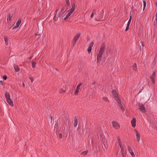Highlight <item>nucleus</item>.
I'll return each instance as SVG.
<instances>
[{"instance_id":"obj_1","label":"nucleus","mask_w":157,"mask_h":157,"mask_svg":"<svg viewBox=\"0 0 157 157\" xmlns=\"http://www.w3.org/2000/svg\"><path fill=\"white\" fill-rule=\"evenodd\" d=\"M105 48L104 46H102L100 49L99 53L97 57V62H98L101 60L102 55L104 52Z\"/></svg>"},{"instance_id":"obj_2","label":"nucleus","mask_w":157,"mask_h":157,"mask_svg":"<svg viewBox=\"0 0 157 157\" xmlns=\"http://www.w3.org/2000/svg\"><path fill=\"white\" fill-rule=\"evenodd\" d=\"M75 5L74 4H73L72 6V7L70 10V11L69 12V13L64 18V20L67 19L72 14V13L75 10Z\"/></svg>"},{"instance_id":"obj_3","label":"nucleus","mask_w":157,"mask_h":157,"mask_svg":"<svg viewBox=\"0 0 157 157\" xmlns=\"http://www.w3.org/2000/svg\"><path fill=\"white\" fill-rule=\"evenodd\" d=\"M112 93L113 94V96H114V97L115 98L116 100V101H117V102L118 103H119L120 102H121V101L118 98V97L117 95V94L116 93V92L115 91V90H113L112 91Z\"/></svg>"},{"instance_id":"obj_4","label":"nucleus","mask_w":157,"mask_h":157,"mask_svg":"<svg viewBox=\"0 0 157 157\" xmlns=\"http://www.w3.org/2000/svg\"><path fill=\"white\" fill-rule=\"evenodd\" d=\"M112 124L113 127L116 129L120 127L119 125L117 123L114 121L112 122Z\"/></svg>"},{"instance_id":"obj_5","label":"nucleus","mask_w":157,"mask_h":157,"mask_svg":"<svg viewBox=\"0 0 157 157\" xmlns=\"http://www.w3.org/2000/svg\"><path fill=\"white\" fill-rule=\"evenodd\" d=\"M139 109L143 113L145 112V109L144 107L142 104L139 105Z\"/></svg>"},{"instance_id":"obj_6","label":"nucleus","mask_w":157,"mask_h":157,"mask_svg":"<svg viewBox=\"0 0 157 157\" xmlns=\"http://www.w3.org/2000/svg\"><path fill=\"white\" fill-rule=\"evenodd\" d=\"M135 132L136 134L137 140L138 141H139L140 140V133L136 130H135Z\"/></svg>"},{"instance_id":"obj_7","label":"nucleus","mask_w":157,"mask_h":157,"mask_svg":"<svg viewBox=\"0 0 157 157\" xmlns=\"http://www.w3.org/2000/svg\"><path fill=\"white\" fill-rule=\"evenodd\" d=\"M94 44V42H91L89 45L88 49V52L89 53H90L91 51L92 48Z\"/></svg>"},{"instance_id":"obj_8","label":"nucleus","mask_w":157,"mask_h":157,"mask_svg":"<svg viewBox=\"0 0 157 157\" xmlns=\"http://www.w3.org/2000/svg\"><path fill=\"white\" fill-rule=\"evenodd\" d=\"M21 20L20 19L17 22L15 26L13 27V29H15L17 28L19 26V25H20V24L21 23Z\"/></svg>"},{"instance_id":"obj_9","label":"nucleus","mask_w":157,"mask_h":157,"mask_svg":"<svg viewBox=\"0 0 157 157\" xmlns=\"http://www.w3.org/2000/svg\"><path fill=\"white\" fill-rule=\"evenodd\" d=\"M82 84L80 83L77 86L76 90H75V94L76 95L78 94V92H79V90L80 89V87L81 86Z\"/></svg>"},{"instance_id":"obj_10","label":"nucleus","mask_w":157,"mask_h":157,"mask_svg":"<svg viewBox=\"0 0 157 157\" xmlns=\"http://www.w3.org/2000/svg\"><path fill=\"white\" fill-rule=\"evenodd\" d=\"M79 34H76L74 38V39L73 40V42L75 43L79 38Z\"/></svg>"},{"instance_id":"obj_11","label":"nucleus","mask_w":157,"mask_h":157,"mask_svg":"<svg viewBox=\"0 0 157 157\" xmlns=\"http://www.w3.org/2000/svg\"><path fill=\"white\" fill-rule=\"evenodd\" d=\"M155 72L152 74V76L151 77V79L152 82L153 83H155L154 78L155 77Z\"/></svg>"},{"instance_id":"obj_12","label":"nucleus","mask_w":157,"mask_h":157,"mask_svg":"<svg viewBox=\"0 0 157 157\" xmlns=\"http://www.w3.org/2000/svg\"><path fill=\"white\" fill-rule=\"evenodd\" d=\"M132 125V127H135L136 126V120L135 119H133L131 121Z\"/></svg>"},{"instance_id":"obj_13","label":"nucleus","mask_w":157,"mask_h":157,"mask_svg":"<svg viewBox=\"0 0 157 157\" xmlns=\"http://www.w3.org/2000/svg\"><path fill=\"white\" fill-rule=\"evenodd\" d=\"M5 97H6V101L11 99L10 98V94L6 92V93Z\"/></svg>"},{"instance_id":"obj_14","label":"nucleus","mask_w":157,"mask_h":157,"mask_svg":"<svg viewBox=\"0 0 157 157\" xmlns=\"http://www.w3.org/2000/svg\"><path fill=\"white\" fill-rule=\"evenodd\" d=\"M9 104V105L11 106H13V104L12 101L11 99L7 100L6 101Z\"/></svg>"},{"instance_id":"obj_15","label":"nucleus","mask_w":157,"mask_h":157,"mask_svg":"<svg viewBox=\"0 0 157 157\" xmlns=\"http://www.w3.org/2000/svg\"><path fill=\"white\" fill-rule=\"evenodd\" d=\"M14 67L15 71L16 72H18L19 71L20 69L19 67H18V66H17L16 65H14Z\"/></svg>"},{"instance_id":"obj_16","label":"nucleus","mask_w":157,"mask_h":157,"mask_svg":"<svg viewBox=\"0 0 157 157\" xmlns=\"http://www.w3.org/2000/svg\"><path fill=\"white\" fill-rule=\"evenodd\" d=\"M74 126L76 127L78 124V120L77 118H75L74 120Z\"/></svg>"},{"instance_id":"obj_17","label":"nucleus","mask_w":157,"mask_h":157,"mask_svg":"<svg viewBox=\"0 0 157 157\" xmlns=\"http://www.w3.org/2000/svg\"><path fill=\"white\" fill-rule=\"evenodd\" d=\"M12 17V15H11V14H8V16L7 17V21L8 20H9V21H10Z\"/></svg>"},{"instance_id":"obj_18","label":"nucleus","mask_w":157,"mask_h":157,"mask_svg":"<svg viewBox=\"0 0 157 157\" xmlns=\"http://www.w3.org/2000/svg\"><path fill=\"white\" fill-rule=\"evenodd\" d=\"M5 41V44L6 45H7L8 44V39L7 37H5L4 39Z\"/></svg>"},{"instance_id":"obj_19","label":"nucleus","mask_w":157,"mask_h":157,"mask_svg":"<svg viewBox=\"0 0 157 157\" xmlns=\"http://www.w3.org/2000/svg\"><path fill=\"white\" fill-rule=\"evenodd\" d=\"M143 4H144V9H143V10H144L146 7V2L144 0H143Z\"/></svg>"},{"instance_id":"obj_20","label":"nucleus","mask_w":157,"mask_h":157,"mask_svg":"<svg viewBox=\"0 0 157 157\" xmlns=\"http://www.w3.org/2000/svg\"><path fill=\"white\" fill-rule=\"evenodd\" d=\"M32 66L33 68H35L36 67V63L32 61Z\"/></svg>"},{"instance_id":"obj_21","label":"nucleus","mask_w":157,"mask_h":157,"mask_svg":"<svg viewBox=\"0 0 157 157\" xmlns=\"http://www.w3.org/2000/svg\"><path fill=\"white\" fill-rule=\"evenodd\" d=\"M102 99L103 100L105 101H109L108 99L106 97H103L102 98Z\"/></svg>"},{"instance_id":"obj_22","label":"nucleus","mask_w":157,"mask_h":157,"mask_svg":"<svg viewBox=\"0 0 157 157\" xmlns=\"http://www.w3.org/2000/svg\"><path fill=\"white\" fill-rule=\"evenodd\" d=\"M66 0V3L67 5L68 6H70V4L69 2V0Z\"/></svg>"},{"instance_id":"obj_23","label":"nucleus","mask_w":157,"mask_h":157,"mask_svg":"<svg viewBox=\"0 0 157 157\" xmlns=\"http://www.w3.org/2000/svg\"><path fill=\"white\" fill-rule=\"evenodd\" d=\"M95 13H96L95 12L94 10L93 11V12H92V13L90 17L91 18H92V17H93L94 14H95Z\"/></svg>"},{"instance_id":"obj_24","label":"nucleus","mask_w":157,"mask_h":157,"mask_svg":"<svg viewBox=\"0 0 157 157\" xmlns=\"http://www.w3.org/2000/svg\"><path fill=\"white\" fill-rule=\"evenodd\" d=\"M69 121L68 120H66V121L65 122V124L67 125H68L69 124Z\"/></svg>"},{"instance_id":"obj_25","label":"nucleus","mask_w":157,"mask_h":157,"mask_svg":"<svg viewBox=\"0 0 157 157\" xmlns=\"http://www.w3.org/2000/svg\"><path fill=\"white\" fill-rule=\"evenodd\" d=\"M133 69L136 70V64H134L133 66Z\"/></svg>"},{"instance_id":"obj_26","label":"nucleus","mask_w":157,"mask_h":157,"mask_svg":"<svg viewBox=\"0 0 157 157\" xmlns=\"http://www.w3.org/2000/svg\"><path fill=\"white\" fill-rule=\"evenodd\" d=\"M88 151H84L82 153V154L83 155H86Z\"/></svg>"},{"instance_id":"obj_27","label":"nucleus","mask_w":157,"mask_h":157,"mask_svg":"<svg viewBox=\"0 0 157 157\" xmlns=\"http://www.w3.org/2000/svg\"><path fill=\"white\" fill-rule=\"evenodd\" d=\"M131 16H130V17L129 18V20L127 24L130 25V24L131 23Z\"/></svg>"},{"instance_id":"obj_28","label":"nucleus","mask_w":157,"mask_h":157,"mask_svg":"<svg viewBox=\"0 0 157 157\" xmlns=\"http://www.w3.org/2000/svg\"><path fill=\"white\" fill-rule=\"evenodd\" d=\"M129 25H129V24H127V26L125 30L126 31H127L128 30L129 28Z\"/></svg>"},{"instance_id":"obj_29","label":"nucleus","mask_w":157,"mask_h":157,"mask_svg":"<svg viewBox=\"0 0 157 157\" xmlns=\"http://www.w3.org/2000/svg\"><path fill=\"white\" fill-rule=\"evenodd\" d=\"M121 110L122 111H124V107L123 106H121Z\"/></svg>"},{"instance_id":"obj_30","label":"nucleus","mask_w":157,"mask_h":157,"mask_svg":"<svg viewBox=\"0 0 157 157\" xmlns=\"http://www.w3.org/2000/svg\"><path fill=\"white\" fill-rule=\"evenodd\" d=\"M117 140L118 141V142L119 143V144H121V140L119 137H118V138H117Z\"/></svg>"},{"instance_id":"obj_31","label":"nucleus","mask_w":157,"mask_h":157,"mask_svg":"<svg viewBox=\"0 0 157 157\" xmlns=\"http://www.w3.org/2000/svg\"><path fill=\"white\" fill-rule=\"evenodd\" d=\"M130 154L131 155H132V157H135V155L133 152L132 153H131V154Z\"/></svg>"},{"instance_id":"obj_32","label":"nucleus","mask_w":157,"mask_h":157,"mask_svg":"<svg viewBox=\"0 0 157 157\" xmlns=\"http://www.w3.org/2000/svg\"><path fill=\"white\" fill-rule=\"evenodd\" d=\"M63 92H64V91L62 89H60L59 90V93H62Z\"/></svg>"},{"instance_id":"obj_33","label":"nucleus","mask_w":157,"mask_h":157,"mask_svg":"<svg viewBox=\"0 0 157 157\" xmlns=\"http://www.w3.org/2000/svg\"><path fill=\"white\" fill-rule=\"evenodd\" d=\"M121 149V153H124V149H123V148H122Z\"/></svg>"},{"instance_id":"obj_34","label":"nucleus","mask_w":157,"mask_h":157,"mask_svg":"<svg viewBox=\"0 0 157 157\" xmlns=\"http://www.w3.org/2000/svg\"><path fill=\"white\" fill-rule=\"evenodd\" d=\"M62 134H59V137L61 139L62 138Z\"/></svg>"},{"instance_id":"obj_35","label":"nucleus","mask_w":157,"mask_h":157,"mask_svg":"<svg viewBox=\"0 0 157 157\" xmlns=\"http://www.w3.org/2000/svg\"><path fill=\"white\" fill-rule=\"evenodd\" d=\"M128 151H130V150H132L131 147H129V146H128Z\"/></svg>"},{"instance_id":"obj_36","label":"nucleus","mask_w":157,"mask_h":157,"mask_svg":"<svg viewBox=\"0 0 157 157\" xmlns=\"http://www.w3.org/2000/svg\"><path fill=\"white\" fill-rule=\"evenodd\" d=\"M119 144V146H120V147L121 148L123 147L122 144Z\"/></svg>"},{"instance_id":"obj_37","label":"nucleus","mask_w":157,"mask_h":157,"mask_svg":"<svg viewBox=\"0 0 157 157\" xmlns=\"http://www.w3.org/2000/svg\"><path fill=\"white\" fill-rule=\"evenodd\" d=\"M3 78L4 80H6L7 79V77L5 76H4L3 77Z\"/></svg>"},{"instance_id":"obj_38","label":"nucleus","mask_w":157,"mask_h":157,"mask_svg":"<svg viewBox=\"0 0 157 157\" xmlns=\"http://www.w3.org/2000/svg\"><path fill=\"white\" fill-rule=\"evenodd\" d=\"M30 80H31V82H33V78H30Z\"/></svg>"},{"instance_id":"obj_39","label":"nucleus","mask_w":157,"mask_h":157,"mask_svg":"<svg viewBox=\"0 0 157 157\" xmlns=\"http://www.w3.org/2000/svg\"><path fill=\"white\" fill-rule=\"evenodd\" d=\"M0 83L2 84V85H3V82L2 81V80L0 81Z\"/></svg>"},{"instance_id":"obj_40","label":"nucleus","mask_w":157,"mask_h":157,"mask_svg":"<svg viewBox=\"0 0 157 157\" xmlns=\"http://www.w3.org/2000/svg\"><path fill=\"white\" fill-rule=\"evenodd\" d=\"M129 151L130 154H131V153L133 152V151H132V150H130Z\"/></svg>"},{"instance_id":"obj_41","label":"nucleus","mask_w":157,"mask_h":157,"mask_svg":"<svg viewBox=\"0 0 157 157\" xmlns=\"http://www.w3.org/2000/svg\"><path fill=\"white\" fill-rule=\"evenodd\" d=\"M129 151L130 154H131V153L133 152V151H132V150H130Z\"/></svg>"},{"instance_id":"obj_42","label":"nucleus","mask_w":157,"mask_h":157,"mask_svg":"<svg viewBox=\"0 0 157 157\" xmlns=\"http://www.w3.org/2000/svg\"><path fill=\"white\" fill-rule=\"evenodd\" d=\"M56 14L55 16L54 17V20H56V19H55V17L56 16Z\"/></svg>"},{"instance_id":"obj_43","label":"nucleus","mask_w":157,"mask_h":157,"mask_svg":"<svg viewBox=\"0 0 157 157\" xmlns=\"http://www.w3.org/2000/svg\"><path fill=\"white\" fill-rule=\"evenodd\" d=\"M122 154V156L123 157H124L125 156V155L124 154V153H121Z\"/></svg>"},{"instance_id":"obj_44","label":"nucleus","mask_w":157,"mask_h":157,"mask_svg":"<svg viewBox=\"0 0 157 157\" xmlns=\"http://www.w3.org/2000/svg\"><path fill=\"white\" fill-rule=\"evenodd\" d=\"M60 15V13L58 15V17H59Z\"/></svg>"},{"instance_id":"obj_45","label":"nucleus","mask_w":157,"mask_h":157,"mask_svg":"<svg viewBox=\"0 0 157 157\" xmlns=\"http://www.w3.org/2000/svg\"><path fill=\"white\" fill-rule=\"evenodd\" d=\"M23 86H25V84L24 83H23Z\"/></svg>"},{"instance_id":"obj_46","label":"nucleus","mask_w":157,"mask_h":157,"mask_svg":"<svg viewBox=\"0 0 157 157\" xmlns=\"http://www.w3.org/2000/svg\"><path fill=\"white\" fill-rule=\"evenodd\" d=\"M32 58V56H31V57H30L29 58V59H31V58Z\"/></svg>"},{"instance_id":"obj_47","label":"nucleus","mask_w":157,"mask_h":157,"mask_svg":"<svg viewBox=\"0 0 157 157\" xmlns=\"http://www.w3.org/2000/svg\"><path fill=\"white\" fill-rule=\"evenodd\" d=\"M58 10H56V12H57Z\"/></svg>"},{"instance_id":"obj_48","label":"nucleus","mask_w":157,"mask_h":157,"mask_svg":"<svg viewBox=\"0 0 157 157\" xmlns=\"http://www.w3.org/2000/svg\"><path fill=\"white\" fill-rule=\"evenodd\" d=\"M63 10V9H62V11Z\"/></svg>"},{"instance_id":"obj_49","label":"nucleus","mask_w":157,"mask_h":157,"mask_svg":"<svg viewBox=\"0 0 157 157\" xmlns=\"http://www.w3.org/2000/svg\"><path fill=\"white\" fill-rule=\"evenodd\" d=\"M96 0H95V2H96Z\"/></svg>"},{"instance_id":"obj_50","label":"nucleus","mask_w":157,"mask_h":157,"mask_svg":"<svg viewBox=\"0 0 157 157\" xmlns=\"http://www.w3.org/2000/svg\"><path fill=\"white\" fill-rule=\"evenodd\" d=\"M156 128H157V127H156Z\"/></svg>"}]
</instances>
